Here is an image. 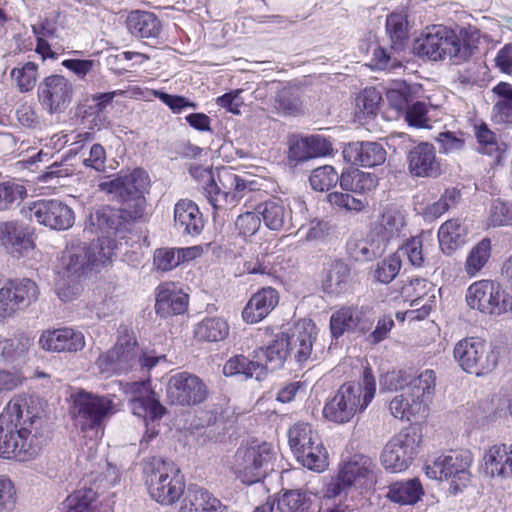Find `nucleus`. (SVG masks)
Here are the masks:
<instances>
[{
  "instance_id": "nucleus-1",
  "label": "nucleus",
  "mask_w": 512,
  "mask_h": 512,
  "mask_svg": "<svg viewBox=\"0 0 512 512\" xmlns=\"http://www.w3.org/2000/svg\"><path fill=\"white\" fill-rule=\"evenodd\" d=\"M480 31L472 26L455 30L435 25L427 30L414 44V50L420 57L431 61L449 60L459 65L467 61L477 49Z\"/></svg>"
},
{
  "instance_id": "nucleus-2",
  "label": "nucleus",
  "mask_w": 512,
  "mask_h": 512,
  "mask_svg": "<svg viewBox=\"0 0 512 512\" xmlns=\"http://www.w3.org/2000/svg\"><path fill=\"white\" fill-rule=\"evenodd\" d=\"M480 31L472 26L455 30L435 25L427 30L414 44V50L420 57L431 61L449 60L459 65L467 61L477 49Z\"/></svg>"
},
{
  "instance_id": "nucleus-3",
  "label": "nucleus",
  "mask_w": 512,
  "mask_h": 512,
  "mask_svg": "<svg viewBox=\"0 0 512 512\" xmlns=\"http://www.w3.org/2000/svg\"><path fill=\"white\" fill-rule=\"evenodd\" d=\"M375 393V378L371 368L366 367L359 382H347L340 386L334 397L326 402L323 416L336 424L348 423L366 410Z\"/></svg>"
},
{
  "instance_id": "nucleus-4",
  "label": "nucleus",
  "mask_w": 512,
  "mask_h": 512,
  "mask_svg": "<svg viewBox=\"0 0 512 512\" xmlns=\"http://www.w3.org/2000/svg\"><path fill=\"white\" fill-rule=\"evenodd\" d=\"M116 250L113 240H93L90 244L72 243L63 251L59 275L65 279H80L89 271L109 262Z\"/></svg>"
},
{
  "instance_id": "nucleus-5",
  "label": "nucleus",
  "mask_w": 512,
  "mask_h": 512,
  "mask_svg": "<svg viewBox=\"0 0 512 512\" xmlns=\"http://www.w3.org/2000/svg\"><path fill=\"white\" fill-rule=\"evenodd\" d=\"M158 361L159 357L143 352L134 335L126 333L118 337L111 349L101 353L95 364L101 374L109 377L138 369H151Z\"/></svg>"
},
{
  "instance_id": "nucleus-6",
  "label": "nucleus",
  "mask_w": 512,
  "mask_h": 512,
  "mask_svg": "<svg viewBox=\"0 0 512 512\" xmlns=\"http://www.w3.org/2000/svg\"><path fill=\"white\" fill-rule=\"evenodd\" d=\"M145 484L152 499L162 505L174 504L182 496L185 481L177 465L161 457L143 463Z\"/></svg>"
},
{
  "instance_id": "nucleus-7",
  "label": "nucleus",
  "mask_w": 512,
  "mask_h": 512,
  "mask_svg": "<svg viewBox=\"0 0 512 512\" xmlns=\"http://www.w3.org/2000/svg\"><path fill=\"white\" fill-rule=\"evenodd\" d=\"M376 464L362 454L352 456L339 470L337 477L326 485L324 496L332 499L347 494L352 489H369L376 483Z\"/></svg>"
},
{
  "instance_id": "nucleus-8",
  "label": "nucleus",
  "mask_w": 512,
  "mask_h": 512,
  "mask_svg": "<svg viewBox=\"0 0 512 512\" xmlns=\"http://www.w3.org/2000/svg\"><path fill=\"white\" fill-rule=\"evenodd\" d=\"M150 180L147 172L136 168L126 175L113 180L101 182V191L113 194L122 206L128 209L131 217L142 218L146 208L144 193L147 191Z\"/></svg>"
},
{
  "instance_id": "nucleus-9",
  "label": "nucleus",
  "mask_w": 512,
  "mask_h": 512,
  "mask_svg": "<svg viewBox=\"0 0 512 512\" xmlns=\"http://www.w3.org/2000/svg\"><path fill=\"white\" fill-rule=\"evenodd\" d=\"M116 412L112 397L86 391L74 395L71 414L81 431H94L96 437L105 422Z\"/></svg>"
},
{
  "instance_id": "nucleus-10",
  "label": "nucleus",
  "mask_w": 512,
  "mask_h": 512,
  "mask_svg": "<svg viewBox=\"0 0 512 512\" xmlns=\"http://www.w3.org/2000/svg\"><path fill=\"white\" fill-rule=\"evenodd\" d=\"M453 357L463 371L475 376L492 372L498 363V353L478 337L458 341L453 349Z\"/></svg>"
},
{
  "instance_id": "nucleus-11",
  "label": "nucleus",
  "mask_w": 512,
  "mask_h": 512,
  "mask_svg": "<svg viewBox=\"0 0 512 512\" xmlns=\"http://www.w3.org/2000/svg\"><path fill=\"white\" fill-rule=\"evenodd\" d=\"M274 457V449L267 442L241 446L234 456L233 471L242 483H256L265 477Z\"/></svg>"
},
{
  "instance_id": "nucleus-12",
  "label": "nucleus",
  "mask_w": 512,
  "mask_h": 512,
  "mask_svg": "<svg viewBox=\"0 0 512 512\" xmlns=\"http://www.w3.org/2000/svg\"><path fill=\"white\" fill-rule=\"evenodd\" d=\"M7 416H0V457L28 461L40 452L45 439L41 436L17 428V424L8 422Z\"/></svg>"
},
{
  "instance_id": "nucleus-13",
  "label": "nucleus",
  "mask_w": 512,
  "mask_h": 512,
  "mask_svg": "<svg viewBox=\"0 0 512 512\" xmlns=\"http://www.w3.org/2000/svg\"><path fill=\"white\" fill-rule=\"evenodd\" d=\"M217 176L222 188L217 184L211 171H205L203 175V194L214 209H221L228 203L232 204L243 197L246 190H253L250 187L253 183L238 176L231 168L224 167L218 170Z\"/></svg>"
},
{
  "instance_id": "nucleus-14",
  "label": "nucleus",
  "mask_w": 512,
  "mask_h": 512,
  "mask_svg": "<svg viewBox=\"0 0 512 512\" xmlns=\"http://www.w3.org/2000/svg\"><path fill=\"white\" fill-rule=\"evenodd\" d=\"M422 434L416 427H409L394 435L384 446L381 463L386 470L397 473L406 470L418 453Z\"/></svg>"
},
{
  "instance_id": "nucleus-15",
  "label": "nucleus",
  "mask_w": 512,
  "mask_h": 512,
  "mask_svg": "<svg viewBox=\"0 0 512 512\" xmlns=\"http://www.w3.org/2000/svg\"><path fill=\"white\" fill-rule=\"evenodd\" d=\"M472 460L469 451H453L448 455L437 457L431 465H426L425 472L431 479L440 481L451 479L450 488L457 493L469 482L468 469Z\"/></svg>"
},
{
  "instance_id": "nucleus-16",
  "label": "nucleus",
  "mask_w": 512,
  "mask_h": 512,
  "mask_svg": "<svg viewBox=\"0 0 512 512\" xmlns=\"http://www.w3.org/2000/svg\"><path fill=\"white\" fill-rule=\"evenodd\" d=\"M138 218L131 217L128 209L102 206L90 213L84 231L100 233L97 240H113V237L124 238L131 222Z\"/></svg>"
},
{
  "instance_id": "nucleus-17",
  "label": "nucleus",
  "mask_w": 512,
  "mask_h": 512,
  "mask_svg": "<svg viewBox=\"0 0 512 512\" xmlns=\"http://www.w3.org/2000/svg\"><path fill=\"white\" fill-rule=\"evenodd\" d=\"M466 302L470 308L486 314L500 315L512 309V300L500 284L492 280L472 283L466 293Z\"/></svg>"
},
{
  "instance_id": "nucleus-18",
  "label": "nucleus",
  "mask_w": 512,
  "mask_h": 512,
  "mask_svg": "<svg viewBox=\"0 0 512 512\" xmlns=\"http://www.w3.org/2000/svg\"><path fill=\"white\" fill-rule=\"evenodd\" d=\"M26 216L51 230L64 231L74 225V211L58 199H43L32 202Z\"/></svg>"
},
{
  "instance_id": "nucleus-19",
  "label": "nucleus",
  "mask_w": 512,
  "mask_h": 512,
  "mask_svg": "<svg viewBox=\"0 0 512 512\" xmlns=\"http://www.w3.org/2000/svg\"><path fill=\"white\" fill-rule=\"evenodd\" d=\"M38 295L36 283L28 278L6 283L0 288V321L30 306Z\"/></svg>"
},
{
  "instance_id": "nucleus-20",
  "label": "nucleus",
  "mask_w": 512,
  "mask_h": 512,
  "mask_svg": "<svg viewBox=\"0 0 512 512\" xmlns=\"http://www.w3.org/2000/svg\"><path fill=\"white\" fill-rule=\"evenodd\" d=\"M208 393V387L202 379L188 372L171 376L166 390L170 403L182 406L200 404L205 401Z\"/></svg>"
},
{
  "instance_id": "nucleus-21",
  "label": "nucleus",
  "mask_w": 512,
  "mask_h": 512,
  "mask_svg": "<svg viewBox=\"0 0 512 512\" xmlns=\"http://www.w3.org/2000/svg\"><path fill=\"white\" fill-rule=\"evenodd\" d=\"M37 95L40 104L48 113H61L72 100L73 85L62 75H50L40 82Z\"/></svg>"
},
{
  "instance_id": "nucleus-22",
  "label": "nucleus",
  "mask_w": 512,
  "mask_h": 512,
  "mask_svg": "<svg viewBox=\"0 0 512 512\" xmlns=\"http://www.w3.org/2000/svg\"><path fill=\"white\" fill-rule=\"evenodd\" d=\"M32 403V399L26 395L15 396L9 401L0 416H8L7 421L11 420L12 424H17V428L41 436L44 439V420L31 406Z\"/></svg>"
},
{
  "instance_id": "nucleus-23",
  "label": "nucleus",
  "mask_w": 512,
  "mask_h": 512,
  "mask_svg": "<svg viewBox=\"0 0 512 512\" xmlns=\"http://www.w3.org/2000/svg\"><path fill=\"white\" fill-rule=\"evenodd\" d=\"M0 245L14 257L28 256L35 247L29 227L17 221L0 223Z\"/></svg>"
},
{
  "instance_id": "nucleus-24",
  "label": "nucleus",
  "mask_w": 512,
  "mask_h": 512,
  "mask_svg": "<svg viewBox=\"0 0 512 512\" xmlns=\"http://www.w3.org/2000/svg\"><path fill=\"white\" fill-rule=\"evenodd\" d=\"M39 345L49 352H77L85 347V337L81 331L63 327L44 331Z\"/></svg>"
},
{
  "instance_id": "nucleus-25",
  "label": "nucleus",
  "mask_w": 512,
  "mask_h": 512,
  "mask_svg": "<svg viewBox=\"0 0 512 512\" xmlns=\"http://www.w3.org/2000/svg\"><path fill=\"white\" fill-rule=\"evenodd\" d=\"M408 170L415 177H437L441 164L432 144L422 142L412 148L407 155Z\"/></svg>"
},
{
  "instance_id": "nucleus-26",
  "label": "nucleus",
  "mask_w": 512,
  "mask_h": 512,
  "mask_svg": "<svg viewBox=\"0 0 512 512\" xmlns=\"http://www.w3.org/2000/svg\"><path fill=\"white\" fill-rule=\"evenodd\" d=\"M343 157L354 165L374 167L385 162L386 150L378 142H353L344 148Z\"/></svg>"
},
{
  "instance_id": "nucleus-27",
  "label": "nucleus",
  "mask_w": 512,
  "mask_h": 512,
  "mask_svg": "<svg viewBox=\"0 0 512 512\" xmlns=\"http://www.w3.org/2000/svg\"><path fill=\"white\" fill-rule=\"evenodd\" d=\"M279 294L272 287H265L251 296L242 311L246 323L255 324L267 317L278 305Z\"/></svg>"
},
{
  "instance_id": "nucleus-28",
  "label": "nucleus",
  "mask_w": 512,
  "mask_h": 512,
  "mask_svg": "<svg viewBox=\"0 0 512 512\" xmlns=\"http://www.w3.org/2000/svg\"><path fill=\"white\" fill-rule=\"evenodd\" d=\"M316 336V326L311 320L299 321L289 334V354L300 364L306 362L311 356Z\"/></svg>"
},
{
  "instance_id": "nucleus-29",
  "label": "nucleus",
  "mask_w": 512,
  "mask_h": 512,
  "mask_svg": "<svg viewBox=\"0 0 512 512\" xmlns=\"http://www.w3.org/2000/svg\"><path fill=\"white\" fill-rule=\"evenodd\" d=\"M188 300V295L174 283H162L157 287L156 313L161 317L182 314L187 310Z\"/></svg>"
},
{
  "instance_id": "nucleus-30",
  "label": "nucleus",
  "mask_w": 512,
  "mask_h": 512,
  "mask_svg": "<svg viewBox=\"0 0 512 512\" xmlns=\"http://www.w3.org/2000/svg\"><path fill=\"white\" fill-rule=\"evenodd\" d=\"M174 226L184 235H199L204 228V219L197 204L188 199L179 200L174 207Z\"/></svg>"
},
{
  "instance_id": "nucleus-31",
  "label": "nucleus",
  "mask_w": 512,
  "mask_h": 512,
  "mask_svg": "<svg viewBox=\"0 0 512 512\" xmlns=\"http://www.w3.org/2000/svg\"><path fill=\"white\" fill-rule=\"evenodd\" d=\"M254 354V357L266 366V371L281 368L289 354V334H275L265 347L255 350Z\"/></svg>"
},
{
  "instance_id": "nucleus-32",
  "label": "nucleus",
  "mask_w": 512,
  "mask_h": 512,
  "mask_svg": "<svg viewBox=\"0 0 512 512\" xmlns=\"http://www.w3.org/2000/svg\"><path fill=\"white\" fill-rule=\"evenodd\" d=\"M180 512H226V506L207 489L190 486Z\"/></svg>"
},
{
  "instance_id": "nucleus-33",
  "label": "nucleus",
  "mask_w": 512,
  "mask_h": 512,
  "mask_svg": "<svg viewBox=\"0 0 512 512\" xmlns=\"http://www.w3.org/2000/svg\"><path fill=\"white\" fill-rule=\"evenodd\" d=\"M389 410L393 417L408 422H417L428 415L424 402L412 398L407 391L396 395L390 401Z\"/></svg>"
},
{
  "instance_id": "nucleus-34",
  "label": "nucleus",
  "mask_w": 512,
  "mask_h": 512,
  "mask_svg": "<svg viewBox=\"0 0 512 512\" xmlns=\"http://www.w3.org/2000/svg\"><path fill=\"white\" fill-rule=\"evenodd\" d=\"M128 31L138 39L157 38L161 32V24L154 13L135 10L129 13L126 20Z\"/></svg>"
},
{
  "instance_id": "nucleus-35",
  "label": "nucleus",
  "mask_w": 512,
  "mask_h": 512,
  "mask_svg": "<svg viewBox=\"0 0 512 512\" xmlns=\"http://www.w3.org/2000/svg\"><path fill=\"white\" fill-rule=\"evenodd\" d=\"M485 471L490 476H512V444L493 445L484 456Z\"/></svg>"
},
{
  "instance_id": "nucleus-36",
  "label": "nucleus",
  "mask_w": 512,
  "mask_h": 512,
  "mask_svg": "<svg viewBox=\"0 0 512 512\" xmlns=\"http://www.w3.org/2000/svg\"><path fill=\"white\" fill-rule=\"evenodd\" d=\"M223 374L227 377L242 375L245 379L262 380L266 376V366L256 360H250L244 355H236L226 361Z\"/></svg>"
},
{
  "instance_id": "nucleus-37",
  "label": "nucleus",
  "mask_w": 512,
  "mask_h": 512,
  "mask_svg": "<svg viewBox=\"0 0 512 512\" xmlns=\"http://www.w3.org/2000/svg\"><path fill=\"white\" fill-rule=\"evenodd\" d=\"M467 228L459 219H451L443 223L438 231V240L441 250L446 254L466 243Z\"/></svg>"
},
{
  "instance_id": "nucleus-38",
  "label": "nucleus",
  "mask_w": 512,
  "mask_h": 512,
  "mask_svg": "<svg viewBox=\"0 0 512 512\" xmlns=\"http://www.w3.org/2000/svg\"><path fill=\"white\" fill-rule=\"evenodd\" d=\"M378 185L375 174L352 168L344 171L340 176V187L346 192L363 195L372 191Z\"/></svg>"
},
{
  "instance_id": "nucleus-39",
  "label": "nucleus",
  "mask_w": 512,
  "mask_h": 512,
  "mask_svg": "<svg viewBox=\"0 0 512 512\" xmlns=\"http://www.w3.org/2000/svg\"><path fill=\"white\" fill-rule=\"evenodd\" d=\"M329 326L331 336L334 339H338L345 332L354 331L358 328L364 329V326H360V311L352 306H343L333 312Z\"/></svg>"
},
{
  "instance_id": "nucleus-40",
  "label": "nucleus",
  "mask_w": 512,
  "mask_h": 512,
  "mask_svg": "<svg viewBox=\"0 0 512 512\" xmlns=\"http://www.w3.org/2000/svg\"><path fill=\"white\" fill-rule=\"evenodd\" d=\"M257 212L262 216L265 226L275 231L283 229L291 215V210L281 199L277 198L259 204Z\"/></svg>"
},
{
  "instance_id": "nucleus-41",
  "label": "nucleus",
  "mask_w": 512,
  "mask_h": 512,
  "mask_svg": "<svg viewBox=\"0 0 512 512\" xmlns=\"http://www.w3.org/2000/svg\"><path fill=\"white\" fill-rule=\"evenodd\" d=\"M404 211L396 206L385 208L380 221L379 233L383 240L390 241L406 235Z\"/></svg>"
},
{
  "instance_id": "nucleus-42",
  "label": "nucleus",
  "mask_w": 512,
  "mask_h": 512,
  "mask_svg": "<svg viewBox=\"0 0 512 512\" xmlns=\"http://www.w3.org/2000/svg\"><path fill=\"white\" fill-rule=\"evenodd\" d=\"M350 268L343 261H335L328 269L323 282V290L330 295H339L348 290Z\"/></svg>"
},
{
  "instance_id": "nucleus-43",
  "label": "nucleus",
  "mask_w": 512,
  "mask_h": 512,
  "mask_svg": "<svg viewBox=\"0 0 512 512\" xmlns=\"http://www.w3.org/2000/svg\"><path fill=\"white\" fill-rule=\"evenodd\" d=\"M423 493L420 481L418 479H409L391 484L387 497L401 505H412L421 499Z\"/></svg>"
},
{
  "instance_id": "nucleus-44",
  "label": "nucleus",
  "mask_w": 512,
  "mask_h": 512,
  "mask_svg": "<svg viewBox=\"0 0 512 512\" xmlns=\"http://www.w3.org/2000/svg\"><path fill=\"white\" fill-rule=\"evenodd\" d=\"M435 382L436 376L433 370L427 369L418 376L412 374L407 392L412 398H417V401L424 402L427 410H429V403L435 390Z\"/></svg>"
},
{
  "instance_id": "nucleus-45",
  "label": "nucleus",
  "mask_w": 512,
  "mask_h": 512,
  "mask_svg": "<svg viewBox=\"0 0 512 512\" xmlns=\"http://www.w3.org/2000/svg\"><path fill=\"white\" fill-rule=\"evenodd\" d=\"M194 334L200 341L219 342L228 336L229 325L221 317L205 318L195 326Z\"/></svg>"
},
{
  "instance_id": "nucleus-46",
  "label": "nucleus",
  "mask_w": 512,
  "mask_h": 512,
  "mask_svg": "<svg viewBox=\"0 0 512 512\" xmlns=\"http://www.w3.org/2000/svg\"><path fill=\"white\" fill-rule=\"evenodd\" d=\"M131 410L134 415L143 418L146 426L148 421L160 419L165 413V408L154 397L152 393L145 396L135 397L130 402Z\"/></svg>"
},
{
  "instance_id": "nucleus-47",
  "label": "nucleus",
  "mask_w": 512,
  "mask_h": 512,
  "mask_svg": "<svg viewBox=\"0 0 512 512\" xmlns=\"http://www.w3.org/2000/svg\"><path fill=\"white\" fill-rule=\"evenodd\" d=\"M475 136L478 143V151L482 154L494 156L497 160L506 151V144L500 137L491 131L486 124L475 127Z\"/></svg>"
},
{
  "instance_id": "nucleus-48",
  "label": "nucleus",
  "mask_w": 512,
  "mask_h": 512,
  "mask_svg": "<svg viewBox=\"0 0 512 512\" xmlns=\"http://www.w3.org/2000/svg\"><path fill=\"white\" fill-rule=\"evenodd\" d=\"M295 457L302 466L317 472L324 471L328 465L327 452L320 440L302 449Z\"/></svg>"
},
{
  "instance_id": "nucleus-49",
  "label": "nucleus",
  "mask_w": 512,
  "mask_h": 512,
  "mask_svg": "<svg viewBox=\"0 0 512 512\" xmlns=\"http://www.w3.org/2000/svg\"><path fill=\"white\" fill-rule=\"evenodd\" d=\"M288 440L292 452L296 455L301 452L302 449L319 441V437L318 434L312 430L310 424L298 422L288 430Z\"/></svg>"
},
{
  "instance_id": "nucleus-50",
  "label": "nucleus",
  "mask_w": 512,
  "mask_h": 512,
  "mask_svg": "<svg viewBox=\"0 0 512 512\" xmlns=\"http://www.w3.org/2000/svg\"><path fill=\"white\" fill-rule=\"evenodd\" d=\"M386 31L391 40V51H401L408 39L406 17L401 13H391L386 19Z\"/></svg>"
},
{
  "instance_id": "nucleus-51",
  "label": "nucleus",
  "mask_w": 512,
  "mask_h": 512,
  "mask_svg": "<svg viewBox=\"0 0 512 512\" xmlns=\"http://www.w3.org/2000/svg\"><path fill=\"white\" fill-rule=\"evenodd\" d=\"M491 256V242L488 238L482 239L469 252L465 271L470 277L476 276L486 265Z\"/></svg>"
},
{
  "instance_id": "nucleus-52",
  "label": "nucleus",
  "mask_w": 512,
  "mask_h": 512,
  "mask_svg": "<svg viewBox=\"0 0 512 512\" xmlns=\"http://www.w3.org/2000/svg\"><path fill=\"white\" fill-rule=\"evenodd\" d=\"M27 194L23 184L16 180L0 183V212L7 211L20 204Z\"/></svg>"
},
{
  "instance_id": "nucleus-53",
  "label": "nucleus",
  "mask_w": 512,
  "mask_h": 512,
  "mask_svg": "<svg viewBox=\"0 0 512 512\" xmlns=\"http://www.w3.org/2000/svg\"><path fill=\"white\" fill-rule=\"evenodd\" d=\"M29 339H5L0 336V365L13 363L27 351Z\"/></svg>"
},
{
  "instance_id": "nucleus-54",
  "label": "nucleus",
  "mask_w": 512,
  "mask_h": 512,
  "mask_svg": "<svg viewBox=\"0 0 512 512\" xmlns=\"http://www.w3.org/2000/svg\"><path fill=\"white\" fill-rule=\"evenodd\" d=\"M340 182V177L330 165H324L314 169L309 177L311 187L316 191H328L334 187L337 182Z\"/></svg>"
},
{
  "instance_id": "nucleus-55",
  "label": "nucleus",
  "mask_w": 512,
  "mask_h": 512,
  "mask_svg": "<svg viewBox=\"0 0 512 512\" xmlns=\"http://www.w3.org/2000/svg\"><path fill=\"white\" fill-rule=\"evenodd\" d=\"M38 66L34 62H27L11 71V77L16 82L20 92L31 91L37 81Z\"/></svg>"
},
{
  "instance_id": "nucleus-56",
  "label": "nucleus",
  "mask_w": 512,
  "mask_h": 512,
  "mask_svg": "<svg viewBox=\"0 0 512 512\" xmlns=\"http://www.w3.org/2000/svg\"><path fill=\"white\" fill-rule=\"evenodd\" d=\"M95 498L96 492L92 488L79 489L65 500L66 512H92Z\"/></svg>"
},
{
  "instance_id": "nucleus-57",
  "label": "nucleus",
  "mask_w": 512,
  "mask_h": 512,
  "mask_svg": "<svg viewBox=\"0 0 512 512\" xmlns=\"http://www.w3.org/2000/svg\"><path fill=\"white\" fill-rule=\"evenodd\" d=\"M402 266V260L396 252L385 257L377 263L374 270V278L383 284H388L398 275Z\"/></svg>"
},
{
  "instance_id": "nucleus-58",
  "label": "nucleus",
  "mask_w": 512,
  "mask_h": 512,
  "mask_svg": "<svg viewBox=\"0 0 512 512\" xmlns=\"http://www.w3.org/2000/svg\"><path fill=\"white\" fill-rule=\"evenodd\" d=\"M122 93H123L122 91H113V92H107V93H100V94H96L93 96V101L95 102V105L90 106L89 110L91 112L89 113L86 110L85 116H84V119H88L90 116L95 114L93 119L89 120V126L91 128H93V127L100 128L104 124L105 117H103V115H102L103 111L105 110L107 105H109L112 102V100L114 99V97L116 95H120Z\"/></svg>"
},
{
  "instance_id": "nucleus-59",
  "label": "nucleus",
  "mask_w": 512,
  "mask_h": 512,
  "mask_svg": "<svg viewBox=\"0 0 512 512\" xmlns=\"http://www.w3.org/2000/svg\"><path fill=\"white\" fill-rule=\"evenodd\" d=\"M426 236L424 234L412 237L406 244L401 246L396 253L402 260L403 256H407L413 266L420 267L424 263V242Z\"/></svg>"
},
{
  "instance_id": "nucleus-60",
  "label": "nucleus",
  "mask_w": 512,
  "mask_h": 512,
  "mask_svg": "<svg viewBox=\"0 0 512 512\" xmlns=\"http://www.w3.org/2000/svg\"><path fill=\"white\" fill-rule=\"evenodd\" d=\"M386 97L394 109L405 110L411 100V88L404 81H396L387 90Z\"/></svg>"
},
{
  "instance_id": "nucleus-61",
  "label": "nucleus",
  "mask_w": 512,
  "mask_h": 512,
  "mask_svg": "<svg viewBox=\"0 0 512 512\" xmlns=\"http://www.w3.org/2000/svg\"><path fill=\"white\" fill-rule=\"evenodd\" d=\"M328 201L333 206L352 212H360L368 205L367 199L361 195L360 197H355L349 193L341 192L330 193Z\"/></svg>"
},
{
  "instance_id": "nucleus-62",
  "label": "nucleus",
  "mask_w": 512,
  "mask_h": 512,
  "mask_svg": "<svg viewBox=\"0 0 512 512\" xmlns=\"http://www.w3.org/2000/svg\"><path fill=\"white\" fill-rule=\"evenodd\" d=\"M460 199V193L455 188L446 189L440 199L429 205L426 215L431 218H439L450 208L454 207Z\"/></svg>"
},
{
  "instance_id": "nucleus-63",
  "label": "nucleus",
  "mask_w": 512,
  "mask_h": 512,
  "mask_svg": "<svg viewBox=\"0 0 512 512\" xmlns=\"http://www.w3.org/2000/svg\"><path fill=\"white\" fill-rule=\"evenodd\" d=\"M308 499L307 494L301 490L286 491L277 500V510L279 512H296L306 504Z\"/></svg>"
},
{
  "instance_id": "nucleus-64",
  "label": "nucleus",
  "mask_w": 512,
  "mask_h": 512,
  "mask_svg": "<svg viewBox=\"0 0 512 512\" xmlns=\"http://www.w3.org/2000/svg\"><path fill=\"white\" fill-rule=\"evenodd\" d=\"M489 220L494 226L511 225L512 202H505L500 199L493 201Z\"/></svg>"
}]
</instances>
